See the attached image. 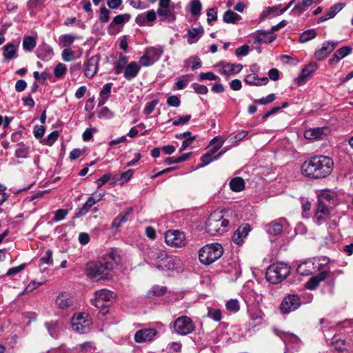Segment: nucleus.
I'll list each match as a JSON object with an SVG mask.
<instances>
[{
  "instance_id": "nucleus-1",
  "label": "nucleus",
  "mask_w": 353,
  "mask_h": 353,
  "mask_svg": "<svg viewBox=\"0 0 353 353\" xmlns=\"http://www.w3.org/2000/svg\"><path fill=\"white\" fill-rule=\"evenodd\" d=\"M120 256L115 250L110 252L101 261L87 264L86 274L94 280L108 279L112 270L118 265Z\"/></svg>"
},
{
  "instance_id": "nucleus-2",
  "label": "nucleus",
  "mask_w": 353,
  "mask_h": 353,
  "mask_svg": "<svg viewBox=\"0 0 353 353\" xmlns=\"http://www.w3.org/2000/svg\"><path fill=\"white\" fill-rule=\"evenodd\" d=\"M334 162L331 158L325 156H314L301 165V172L311 179H321L328 176L332 171Z\"/></svg>"
},
{
  "instance_id": "nucleus-3",
  "label": "nucleus",
  "mask_w": 353,
  "mask_h": 353,
  "mask_svg": "<svg viewBox=\"0 0 353 353\" xmlns=\"http://www.w3.org/2000/svg\"><path fill=\"white\" fill-rule=\"evenodd\" d=\"M290 272V267L283 262H277L270 265L267 269L265 276L268 281L272 284L281 283Z\"/></svg>"
},
{
  "instance_id": "nucleus-4",
  "label": "nucleus",
  "mask_w": 353,
  "mask_h": 353,
  "mask_svg": "<svg viewBox=\"0 0 353 353\" xmlns=\"http://www.w3.org/2000/svg\"><path fill=\"white\" fill-rule=\"evenodd\" d=\"M223 253V249L221 244H207L199 250V259L202 264L208 265L218 260Z\"/></svg>"
},
{
  "instance_id": "nucleus-5",
  "label": "nucleus",
  "mask_w": 353,
  "mask_h": 353,
  "mask_svg": "<svg viewBox=\"0 0 353 353\" xmlns=\"http://www.w3.org/2000/svg\"><path fill=\"white\" fill-rule=\"evenodd\" d=\"M92 325L89 314L85 312L76 314L72 319V330L79 334L88 332Z\"/></svg>"
},
{
  "instance_id": "nucleus-6",
  "label": "nucleus",
  "mask_w": 353,
  "mask_h": 353,
  "mask_svg": "<svg viewBox=\"0 0 353 353\" xmlns=\"http://www.w3.org/2000/svg\"><path fill=\"white\" fill-rule=\"evenodd\" d=\"M154 257L157 260L156 267L161 270H174L176 267V259L172 256H168L165 251L158 250L154 254Z\"/></svg>"
},
{
  "instance_id": "nucleus-7",
  "label": "nucleus",
  "mask_w": 353,
  "mask_h": 353,
  "mask_svg": "<svg viewBox=\"0 0 353 353\" xmlns=\"http://www.w3.org/2000/svg\"><path fill=\"white\" fill-rule=\"evenodd\" d=\"M174 328L178 334L185 336L193 332L195 330V326L190 317L182 316L175 320Z\"/></svg>"
},
{
  "instance_id": "nucleus-8",
  "label": "nucleus",
  "mask_w": 353,
  "mask_h": 353,
  "mask_svg": "<svg viewBox=\"0 0 353 353\" xmlns=\"http://www.w3.org/2000/svg\"><path fill=\"white\" fill-rule=\"evenodd\" d=\"M165 243L174 248H182L186 244L185 234L179 230H168L164 234Z\"/></svg>"
},
{
  "instance_id": "nucleus-9",
  "label": "nucleus",
  "mask_w": 353,
  "mask_h": 353,
  "mask_svg": "<svg viewBox=\"0 0 353 353\" xmlns=\"http://www.w3.org/2000/svg\"><path fill=\"white\" fill-rule=\"evenodd\" d=\"M301 305V301L297 294H288L283 299L280 310L283 314H289L296 310Z\"/></svg>"
},
{
  "instance_id": "nucleus-10",
  "label": "nucleus",
  "mask_w": 353,
  "mask_h": 353,
  "mask_svg": "<svg viewBox=\"0 0 353 353\" xmlns=\"http://www.w3.org/2000/svg\"><path fill=\"white\" fill-rule=\"evenodd\" d=\"M319 266L316 264V258L307 259L302 261L297 267V272L303 276H309L316 273Z\"/></svg>"
},
{
  "instance_id": "nucleus-11",
  "label": "nucleus",
  "mask_w": 353,
  "mask_h": 353,
  "mask_svg": "<svg viewBox=\"0 0 353 353\" xmlns=\"http://www.w3.org/2000/svg\"><path fill=\"white\" fill-rule=\"evenodd\" d=\"M114 296L113 292L102 289L95 292V297L92 303L97 307H105L108 305L105 303L109 302Z\"/></svg>"
},
{
  "instance_id": "nucleus-12",
  "label": "nucleus",
  "mask_w": 353,
  "mask_h": 353,
  "mask_svg": "<svg viewBox=\"0 0 353 353\" xmlns=\"http://www.w3.org/2000/svg\"><path fill=\"white\" fill-rule=\"evenodd\" d=\"M206 231L211 235H216L223 232V229L221 228L218 213H212L208 219L205 223Z\"/></svg>"
},
{
  "instance_id": "nucleus-13",
  "label": "nucleus",
  "mask_w": 353,
  "mask_h": 353,
  "mask_svg": "<svg viewBox=\"0 0 353 353\" xmlns=\"http://www.w3.org/2000/svg\"><path fill=\"white\" fill-rule=\"evenodd\" d=\"M338 44L339 42L337 41L324 42L322 47L316 50L314 53L315 59L317 61L324 60L327 57V55L334 50Z\"/></svg>"
},
{
  "instance_id": "nucleus-14",
  "label": "nucleus",
  "mask_w": 353,
  "mask_h": 353,
  "mask_svg": "<svg viewBox=\"0 0 353 353\" xmlns=\"http://www.w3.org/2000/svg\"><path fill=\"white\" fill-rule=\"evenodd\" d=\"M157 19V13L153 10L138 14L135 18V22L139 26H152Z\"/></svg>"
},
{
  "instance_id": "nucleus-15",
  "label": "nucleus",
  "mask_w": 353,
  "mask_h": 353,
  "mask_svg": "<svg viewBox=\"0 0 353 353\" xmlns=\"http://www.w3.org/2000/svg\"><path fill=\"white\" fill-rule=\"evenodd\" d=\"M316 69V63L314 62L310 63L302 69L300 74L295 79V81L299 85L305 83Z\"/></svg>"
},
{
  "instance_id": "nucleus-16",
  "label": "nucleus",
  "mask_w": 353,
  "mask_h": 353,
  "mask_svg": "<svg viewBox=\"0 0 353 353\" xmlns=\"http://www.w3.org/2000/svg\"><path fill=\"white\" fill-rule=\"evenodd\" d=\"M329 129L327 127L310 128L305 131L304 137L307 139H323L327 136Z\"/></svg>"
},
{
  "instance_id": "nucleus-17",
  "label": "nucleus",
  "mask_w": 353,
  "mask_h": 353,
  "mask_svg": "<svg viewBox=\"0 0 353 353\" xmlns=\"http://www.w3.org/2000/svg\"><path fill=\"white\" fill-rule=\"evenodd\" d=\"M157 331L154 328L143 329L137 331L134 334V341L137 343L150 341L157 335Z\"/></svg>"
},
{
  "instance_id": "nucleus-18",
  "label": "nucleus",
  "mask_w": 353,
  "mask_h": 353,
  "mask_svg": "<svg viewBox=\"0 0 353 353\" xmlns=\"http://www.w3.org/2000/svg\"><path fill=\"white\" fill-rule=\"evenodd\" d=\"M276 39L272 31L258 30L253 36V44L259 46L262 43H271Z\"/></svg>"
},
{
  "instance_id": "nucleus-19",
  "label": "nucleus",
  "mask_w": 353,
  "mask_h": 353,
  "mask_svg": "<svg viewBox=\"0 0 353 353\" xmlns=\"http://www.w3.org/2000/svg\"><path fill=\"white\" fill-rule=\"evenodd\" d=\"M288 226V223L284 218H281L271 222L267 226V231L269 234L272 235L280 234L283 230Z\"/></svg>"
},
{
  "instance_id": "nucleus-20",
  "label": "nucleus",
  "mask_w": 353,
  "mask_h": 353,
  "mask_svg": "<svg viewBox=\"0 0 353 353\" xmlns=\"http://www.w3.org/2000/svg\"><path fill=\"white\" fill-rule=\"evenodd\" d=\"M250 226L248 223L241 225L234 232L232 236L233 242L240 245L243 243L245 238L248 236L250 231Z\"/></svg>"
},
{
  "instance_id": "nucleus-21",
  "label": "nucleus",
  "mask_w": 353,
  "mask_h": 353,
  "mask_svg": "<svg viewBox=\"0 0 353 353\" xmlns=\"http://www.w3.org/2000/svg\"><path fill=\"white\" fill-rule=\"evenodd\" d=\"M328 276V271L323 270L319 274L312 276L309 281L305 283V288L308 290H314L316 289L319 283L325 280Z\"/></svg>"
},
{
  "instance_id": "nucleus-22",
  "label": "nucleus",
  "mask_w": 353,
  "mask_h": 353,
  "mask_svg": "<svg viewBox=\"0 0 353 353\" xmlns=\"http://www.w3.org/2000/svg\"><path fill=\"white\" fill-rule=\"evenodd\" d=\"M99 61V56L91 57L85 63L84 74L88 78H92L97 71L98 64Z\"/></svg>"
},
{
  "instance_id": "nucleus-23",
  "label": "nucleus",
  "mask_w": 353,
  "mask_h": 353,
  "mask_svg": "<svg viewBox=\"0 0 353 353\" xmlns=\"http://www.w3.org/2000/svg\"><path fill=\"white\" fill-rule=\"evenodd\" d=\"M36 53L39 59L45 61L50 60L54 55L52 48L46 43H43L37 48Z\"/></svg>"
},
{
  "instance_id": "nucleus-24",
  "label": "nucleus",
  "mask_w": 353,
  "mask_h": 353,
  "mask_svg": "<svg viewBox=\"0 0 353 353\" xmlns=\"http://www.w3.org/2000/svg\"><path fill=\"white\" fill-rule=\"evenodd\" d=\"M243 68L240 63H223L221 74L225 76L239 74Z\"/></svg>"
},
{
  "instance_id": "nucleus-25",
  "label": "nucleus",
  "mask_w": 353,
  "mask_h": 353,
  "mask_svg": "<svg viewBox=\"0 0 353 353\" xmlns=\"http://www.w3.org/2000/svg\"><path fill=\"white\" fill-rule=\"evenodd\" d=\"M141 69L140 65L135 61H132L128 64L123 72L124 77L127 80H131L135 78Z\"/></svg>"
},
{
  "instance_id": "nucleus-26",
  "label": "nucleus",
  "mask_w": 353,
  "mask_h": 353,
  "mask_svg": "<svg viewBox=\"0 0 353 353\" xmlns=\"http://www.w3.org/2000/svg\"><path fill=\"white\" fill-rule=\"evenodd\" d=\"M318 207L316 210L315 216L317 219V223L321 224L324 220L325 216L329 214V209L327 204L321 200L318 199Z\"/></svg>"
},
{
  "instance_id": "nucleus-27",
  "label": "nucleus",
  "mask_w": 353,
  "mask_h": 353,
  "mask_svg": "<svg viewBox=\"0 0 353 353\" xmlns=\"http://www.w3.org/2000/svg\"><path fill=\"white\" fill-rule=\"evenodd\" d=\"M245 82L249 85L260 86L268 84L269 80L267 77L259 78L256 73L248 74L245 79Z\"/></svg>"
},
{
  "instance_id": "nucleus-28",
  "label": "nucleus",
  "mask_w": 353,
  "mask_h": 353,
  "mask_svg": "<svg viewBox=\"0 0 353 353\" xmlns=\"http://www.w3.org/2000/svg\"><path fill=\"white\" fill-rule=\"evenodd\" d=\"M156 13L158 14L161 21L172 22L176 19L173 9H158Z\"/></svg>"
},
{
  "instance_id": "nucleus-29",
  "label": "nucleus",
  "mask_w": 353,
  "mask_h": 353,
  "mask_svg": "<svg viewBox=\"0 0 353 353\" xmlns=\"http://www.w3.org/2000/svg\"><path fill=\"white\" fill-rule=\"evenodd\" d=\"M352 52V48L349 46H343L339 49H338L334 54L332 55V58L330 59V63H337L341 59H343L348 54Z\"/></svg>"
},
{
  "instance_id": "nucleus-30",
  "label": "nucleus",
  "mask_w": 353,
  "mask_h": 353,
  "mask_svg": "<svg viewBox=\"0 0 353 353\" xmlns=\"http://www.w3.org/2000/svg\"><path fill=\"white\" fill-rule=\"evenodd\" d=\"M44 325L48 330L49 334L54 339H57L60 334L61 330L60 323L56 321H50L46 322Z\"/></svg>"
},
{
  "instance_id": "nucleus-31",
  "label": "nucleus",
  "mask_w": 353,
  "mask_h": 353,
  "mask_svg": "<svg viewBox=\"0 0 353 353\" xmlns=\"http://www.w3.org/2000/svg\"><path fill=\"white\" fill-rule=\"evenodd\" d=\"M57 305L61 309H65L72 305V300L67 293H61L56 299Z\"/></svg>"
},
{
  "instance_id": "nucleus-32",
  "label": "nucleus",
  "mask_w": 353,
  "mask_h": 353,
  "mask_svg": "<svg viewBox=\"0 0 353 353\" xmlns=\"http://www.w3.org/2000/svg\"><path fill=\"white\" fill-rule=\"evenodd\" d=\"M94 204H96L95 201L92 197H89L83 206L77 210L74 219L85 215Z\"/></svg>"
},
{
  "instance_id": "nucleus-33",
  "label": "nucleus",
  "mask_w": 353,
  "mask_h": 353,
  "mask_svg": "<svg viewBox=\"0 0 353 353\" xmlns=\"http://www.w3.org/2000/svg\"><path fill=\"white\" fill-rule=\"evenodd\" d=\"M112 86V83H107L103 86L99 93V106L103 105L108 100L110 95Z\"/></svg>"
},
{
  "instance_id": "nucleus-34",
  "label": "nucleus",
  "mask_w": 353,
  "mask_h": 353,
  "mask_svg": "<svg viewBox=\"0 0 353 353\" xmlns=\"http://www.w3.org/2000/svg\"><path fill=\"white\" fill-rule=\"evenodd\" d=\"M203 29L201 27L189 29L187 33L188 37V43L189 44L196 43L203 34Z\"/></svg>"
},
{
  "instance_id": "nucleus-35",
  "label": "nucleus",
  "mask_w": 353,
  "mask_h": 353,
  "mask_svg": "<svg viewBox=\"0 0 353 353\" xmlns=\"http://www.w3.org/2000/svg\"><path fill=\"white\" fill-rule=\"evenodd\" d=\"M130 18H131V15L130 14H128V13L117 15L116 17H114L112 21L109 25L108 32L109 33H112L111 32V29L113 28L114 24L123 25L125 22L129 21Z\"/></svg>"
},
{
  "instance_id": "nucleus-36",
  "label": "nucleus",
  "mask_w": 353,
  "mask_h": 353,
  "mask_svg": "<svg viewBox=\"0 0 353 353\" xmlns=\"http://www.w3.org/2000/svg\"><path fill=\"white\" fill-rule=\"evenodd\" d=\"M241 17L231 10H228L223 14V20L226 23L235 24L240 20Z\"/></svg>"
},
{
  "instance_id": "nucleus-37",
  "label": "nucleus",
  "mask_w": 353,
  "mask_h": 353,
  "mask_svg": "<svg viewBox=\"0 0 353 353\" xmlns=\"http://www.w3.org/2000/svg\"><path fill=\"white\" fill-rule=\"evenodd\" d=\"M128 61V57L123 54H120L119 60L114 63V72L115 74H119L126 67Z\"/></svg>"
},
{
  "instance_id": "nucleus-38",
  "label": "nucleus",
  "mask_w": 353,
  "mask_h": 353,
  "mask_svg": "<svg viewBox=\"0 0 353 353\" xmlns=\"http://www.w3.org/2000/svg\"><path fill=\"white\" fill-rule=\"evenodd\" d=\"M3 57L9 60L17 57V47L13 43H9L3 48Z\"/></svg>"
},
{
  "instance_id": "nucleus-39",
  "label": "nucleus",
  "mask_w": 353,
  "mask_h": 353,
  "mask_svg": "<svg viewBox=\"0 0 353 353\" xmlns=\"http://www.w3.org/2000/svg\"><path fill=\"white\" fill-rule=\"evenodd\" d=\"M230 187L234 192H241L245 188L244 180L241 177H234L230 180Z\"/></svg>"
},
{
  "instance_id": "nucleus-40",
  "label": "nucleus",
  "mask_w": 353,
  "mask_h": 353,
  "mask_svg": "<svg viewBox=\"0 0 353 353\" xmlns=\"http://www.w3.org/2000/svg\"><path fill=\"white\" fill-rule=\"evenodd\" d=\"M191 155V153H185L183 154L178 157H168L164 160V162L165 164L170 165V164H174V163H179L181 162H184L190 157Z\"/></svg>"
},
{
  "instance_id": "nucleus-41",
  "label": "nucleus",
  "mask_w": 353,
  "mask_h": 353,
  "mask_svg": "<svg viewBox=\"0 0 353 353\" xmlns=\"http://www.w3.org/2000/svg\"><path fill=\"white\" fill-rule=\"evenodd\" d=\"M190 11L194 17H199L201 14L202 4L200 0H190L189 3Z\"/></svg>"
},
{
  "instance_id": "nucleus-42",
  "label": "nucleus",
  "mask_w": 353,
  "mask_h": 353,
  "mask_svg": "<svg viewBox=\"0 0 353 353\" xmlns=\"http://www.w3.org/2000/svg\"><path fill=\"white\" fill-rule=\"evenodd\" d=\"M77 353H94L95 349L91 342H85L75 347Z\"/></svg>"
},
{
  "instance_id": "nucleus-43",
  "label": "nucleus",
  "mask_w": 353,
  "mask_h": 353,
  "mask_svg": "<svg viewBox=\"0 0 353 353\" xmlns=\"http://www.w3.org/2000/svg\"><path fill=\"white\" fill-rule=\"evenodd\" d=\"M317 35V33L314 29H309L304 31L299 37V42L305 43L311 39H314Z\"/></svg>"
},
{
  "instance_id": "nucleus-44",
  "label": "nucleus",
  "mask_w": 353,
  "mask_h": 353,
  "mask_svg": "<svg viewBox=\"0 0 353 353\" xmlns=\"http://www.w3.org/2000/svg\"><path fill=\"white\" fill-rule=\"evenodd\" d=\"M14 154L17 158H27L29 154V147L23 143L18 144V148Z\"/></svg>"
},
{
  "instance_id": "nucleus-45",
  "label": "nucleus",
  "mask_w": 353,
  "mask_h": 353,
  "mask_svg": "<svg viewBox=\"0 0 353 353\" xmlns=\"http://www.w3.org/2000/svg\"><path fill=\"white\" fill-rule=\"evenodd\" d=\"M36 46V40L32 37H26L23 41V48L26 51H32Z\"/></svg>"
},
{
  "instance_id": "nucleus-46",
  "label": "nucleus",
  "mask_w": 353,
  "mask_h": 353,
  "mask_svg": "<svg viewBox=\"0 0 353 353\" xmlns=\"http://www.w3.org/2000/svg\"><path fill=\"white\" fill-rule=\"evenodd\" d=\"M280 8H281V5L274 6H272V7H268L261 14L260 20L263 21L266 17L275 14L277 11H279L280 10Z\"/></svg>"
},
{
  "instance_id": "nucleus-47",
  "label": "nucleus",
  "mask_w": 353,
  "mask_h": 353,
  "mask_svg": "<svg viewBox=\"0 0 353 353\" xmlns=\"http://www.w3.org/2000/svg\"><path fill=\"white\" fill-rule=\"evenodd\" d=\"M223 153H224V152L221 151V152H219L217 155H216L214 157L211 156L208 152L205 153L201 158V160L202 161L201 165L204 166V165H208L212 161L218 159Z\"/></svg>"
},
{
  "instance_id": "nucleus-48",
  "label": "nucleus",
  "mask_w": 353,
  "mask_h": 353,
  "mask_svg": "<svg viewBox=\"0 0 353 353\" xmlns=\"http://www.w3.org/2000/svg\"><path fill=\"white\" fill-rule=\"evenodd\" d=\"M207 316L216 322L220 321L222 319L221 311L219 309L208 308Z\"/></svg>"
},
{
  "instance_id": "nucleus-49",
  "label": "nucleus",
  "mask_w": 353,
  "mask_h": 353,
  "mask_svg": "<svg viewBox=\"0 0 353 353\" xmlns=\"http://www.w3.org/2000/svg\"><path fill=\"white\" fill-rule=\"evenodd\" d=\"M66 70V65L62 63H59L54 68V74L57 78H61L65 75Z\"/></svg>"
},
{
  "instance_id": "nucleus-50",
  "label": "nucleus",
  "mask_w": 353,
  "mask_h": 353,
  "mask_svg": "<svg viewBox=\"0 0 353 353\" xmlns=\"http://www.w3.org/2000/svg\"><path fill=\"white\" fill-rule=\"evenodd\" d=\"M281 338L286 346L290 343H297L299 341V339L293 334H283Z\"/></svg>"
},
{
  "instance_id": "nucleus-51",
  "label": "nucleus",
  "mask_w": 353,
  "mask_h": 353,
  "mask_svg": "<svg viewBox=\"0 0 353 353\" xmlns=\"http://www.w3.org/2000/svg\"><path fill=\"white\" fill-rule=\"evenodd\" d=\"M159 103L158 99L152 100V101L148 102L143 109V114L145 115H150L155 109V107Z\"/></svg>"
},
{
  "instance_id": "nucleus-52",
  "label": "nucleus",
  "mask_w": 353,
  "mask_h": 353,
  "mask_svg": "<svg viewBox=\"0 0 353 353\" xmlns=\"http://www.w3.org/2000/svg\"><path fill=\"white\" fill-rule=\"evenodd\" d=\"M329 262V259L325 256H322L321 258H319L318 259H316V264L317 266H319V272H321L323 270H327L328 271V274L330 273V270L329 268L326 267V265Z\"/></svg>"
},
{
  "instance_id": "nucleus-53",
  "label": "nucleus",
  "mask_w": 353,
  "mask_h": 353,
  "mask_svg": "<svg viewBox=\"0 0 353 353\" xmlns=\"http://www.w3.org/2000/svg\"><path fill=\"white\" fill-rule=\"evenodd\" d=\"M191 74L183 75L180 79L177 80L175 85L178 90H183L186 87L189 82V78L191 77Z\"/></svg>"
},
{
  "instance_id": "nucleus-54",
  "label": "nucleus",
  "mask_w": 353,
  "mask_h": 353,
  "mask_svg": "<svg viewBox=\"0 0 353 353\" xmlns=\"http://www.w3.org/2000/svg\"><path fill=\"white\" fill-rule=\"evenodd\" d=\"M60 39H61V43L63 44V47L68 48L74 42L76 37L72 34H67L62 35L60 37Z\"/></svg>"
},
{
  "instance_id": "nucleus-55",
  "label": "nucleus",
  "mask_w": 353,
  "mask_h": 353,
  "mask_svg": "<svg viewBox=\"0 0 353 353\" xmlns=\"http://www.w3.org/2000/svg\"><path fill=\"white\" fill-rule=\"evenodd\" d=\"M110 11L105 7L103 6L100 8L99 20L101 23H106L110 19Z\"/></svg>"
},
{
  "instance_id": "nucleus-56",
  "label": "nucleus",
  "mask_w": 353,
  "mask_h": 353,
  "mask_svg": "<svg viewBox=\"0 0 353 353\" xmlns=\"http://www.w3.org/2000/svg\"><path fill=\"white\" fill-rule=\"evenodd\" d=\"M226 308L230 312H236L239 310V303L236 299H230L226 303Z\"/></svg>"
},
{
  "instance_id": "nucleus-57",
  "label": "nucleus",
  "mask_w": 353,
  "mask_h": 353,
  "mask_svg": "<svg viewBox=\"0 0 353 353\" xmlns=\"http://www.w3.org/2000/svg\"><path fill=\"white\" fill-rule=\"evenodd\" d=\"M68 214V210L59 209L54 212V221L58 222L63 220Z\"/></svg>"
},
{
  "instance_id": "nucleus-58",
  "label": "nucleus",
  "mask_w": 353,
  "mask_h": 353,
  "mask_svg": "<svg viewBox=\"0 0 353 353\" xmlns=\"http://www.w3.org/2000/svg\"><path fill=\"white\" fill-rule=\"evenodd\" d=\"M190 119L191 116L190 114H187L170 120L169 121H172L174 125H180L185 124L190 120Z\"/></svg>"
},
{
  "instance_id": "nucleus-59",
  "label": "nucleus",
  "mask_w": 353,
  "mask_h": 353,
  "mask_svg": "<svg viewBox=\"0 0 353 353\" xmlns=\"http://www.w3.org/2000/svg\"><path fill=\"white\" fill-rule=\"evenodd\" d=\"M199 79L201 81L203 80H209V81H213V80H220V78L214 74L212 72H201L199 74Z\"/></svg>"
},
{
  "instance_id": "nucleus-60",
  "label": "nucleus",
  "mask_w": 353,
  "mask_h": 353,
  "mask_svg": "<svg viewBox=\"0 0 353 353\" xmlns=\"http://www.w3.org/2000/svg\"><path fill=\"white\" fill-rule=\"evenodd\" d=\"M59 132L57 130L52 131L45 139L44 143L48 145H52L58 139Z\"/></svg>"
},
{
  "instance_id": "nucleus-61",
  "label": "nucleus",
  "mask_w": 353,
  "mask_h": 353,
  "mask_svg": "<svg viewBox=\"0 0 353 353\" xmlns=\"http://www.w3.org/2000/svg\"><path fill=\"white\" fill-rule=\"evenodd\" d=\"M191 87L199 94H206L208 92V88L204 85L194 83L191 85Z\"/></svg>"
},
{
  "instance_id": "nucleus-62",
  "label": "nucleus",
  "mask_w": 353,
  "mask_h": 353,
  "mask_svg": "<svg viewBox=\"0 0 353 353\" xmlns=\"http://www.w3.org/2000/svg\"><path fill=\"white\" fill-rule=\"evenodd\" d=\"M147 53L150 56L154 57V59L153 60H155L156 61L161 57L163 50L157 48H151L148 50Z\"/></svg>"
},
{
  "instance_id": "nucleus-63",
  "label": "nucleus",
  "mask_w": 353,
  "mask_h": 353,
  "mask_svg": "<svg viewBox=\"0 0 353 353\" xmlns=\"http://www.w3.org/2000/svg\"><path fill=\"white\" fill-rule=\"evenodd\" d=\"M208 22L211 24V22L217 19V12L214 8H210L207 10Z\"/></svg>"
},
{
  "instance_id": "nucleus-64",
  "label": "nucleus",
  "mask_w": 353,
  "mask_h": 353,
  "mask_svg": "<svg viewBox=\"0 0 353 353\" xmlns=\"http://www.w3.org/2000/svg\"><path fill=\"white\" fill-rule=\"evenodd\" d=\"M167 103L169 106L176 108L180 105L181 100L177 96L172 95L168 98Z\"/></svg>"
}]
</instances>
